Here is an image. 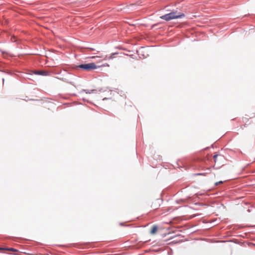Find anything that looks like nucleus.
I'll use <instances>...</instances> for the list:
<instances>
[{
  "mask_svg": "<svg viewBox=\"0 0 255 255\" xmlns=\"http://www.w3.org/2000/svg\"><path fill=\"white\" fill-rule=\"evenodd\" d=\"M4 250H7V251H12V252H18L17 250L14 249V248H4Z\"/></svg>",
  "mask_w": 255,
  "mask_h": 255,
  "instance_id": "0eeeda50",
  "label": "nucleus"
},
{
  "mask_svg": "<svg viewBox=\"0 0 255 255\" xmlns=\"http://www.w3.org/2000/svg\"><path fill=\"white\" fill-rule=\"evenodd\" d=\"M184 17H185L184 13L177 11H172L169 13L161 16L160 18L166 21H169L174 19L181 18Z\"/></svg>",
  "mask_w": 255,
  "mask_h": 255,
  "instance_id": "f257e3e1",
  "label": "nucleus"
},
{
  "mask_svg": "<svg viewBox=\"0 0 255 255\" xmlns=\"http://www.w3.org/2000/svg\"><path fill=\"white\" fill-rule=\"evenodd\" d=\"M223 183V181H220V182H216V183H215V184H216V185H218L219 184H221V183Z\"/></svg>",
  "mask_w": 255,
  "mask_h": 255,
  "instance_id": "6e6552de",
  "label": "nucleus"
},
{
  "mask_svg": "<svg viewBox=\"0 0 255 255\" xmlns=\"http://www.w3.org/2000/svg\"><path fill=\"white\" fill-rule=\"evenodd\" d=\"M215 163L218 165H222L224 161V157L222 155L215 154L213 156Z\"/></svg>",
  "mask_w": 255,
  "mask_h": 255,
  "instance_id": "7ed1b4c3",
  "label": "nucleus"
},
{
  "mask_svg": "<svg viewBox=\"0 0 255 255\" xmlns=\"http://www.w3.org/2000/svg\"><path fill=\"white\" fill-rule=\"evenodd\" d=\"M81 69L84 71H90L97 68V66L94 63L82 64L76 66V69Z\"/></svg>",
  "mask_w": 255,
  "mask_h": 255,
  "instance_id": "f03ea898",
  "label": "nucleus"
},
{
  "mask_svg": "<svg viewBox=\"0 0 255 255\" xmlns=\"http://www.w3.org/2000/svg\"><path fill=\"white\" fill-rule=\"evenodd\" d=\"M4 248H0V251L4 250Z\"/></svg>",
  "mask_w": 255,
  "mask_h": 255,
  "instance_id": "9d476101",
  "label": "nucleus"
},
{
  "mask_svg": "<svg viewBox=\"0 0 255 255\" xmlns=\"http://www.w3.org/2000/svg\"><path fill=\"white\" fill-rule=\"evenodd\" d=\"M117 54V53H114L111 54L110 56L106 55L105 57L104 60L112 59L115 57V56H114L115 55H116Z\"/></svg>",
  "mask_w": 255,
  "mask_h": 255,
  "instance_id": "423d86ee",
  "label": "nucleus"
},
{
  "mask_svg": "<svg viewBox=\"0 0 255 255\" xmlns=\"http://www.w3.org/2000/svg\"><path fill=\"white\" fill-rule=\"evenodd\" d=\"M35 73L42 76H47L49 74L48 72L47 71H37Z\"/></svg>",
  "mask_w": 255,
  "mask_h": 255,
  "instance_id": "20e7f679",
  "label": "nucleus"
},
{
  "mask_svg": "<svg viewBox=\"0 0 255 255\" xmlns=\"http://www.w3.org/2000/svg\"><path fill=\"white\" fill-rule=\"evenodd\" d=\"M158 230V227L156 225H154L151 227V229L150 231V233L152 235H154L156 234Z\"/></svg>",
  "mask_w": 255,
  "mask_h": 255,
  "instance_id": "39448f33",
  "label": "nucleus"
},
{
  "mask_svg": "<svg viewBox=\"0 0 255 255\" xmlns=\"http://www.w3.org/2000/svg\"><path fill=\"white\" fill-rule=\"evenodd\" d=\"M97 57V56H92V57H91V58H96V57Z\"/></svg>",
  "mask_w": 255,
  "mask_h": 255,
  "instance_id": "9b49d317",
  "label": "nucleus"
},
{
  "mask_svg": "<svg viewBox=\"0 0 255 255\" xmlns=\"http://www.w3.org/2000/svg\"><path fill=\"white\" fill-rule=\"evenodd\" d=\"M208 170L209 171H211V169H210V168H208Z\"/></svg>",
  "mask_w": 255,
  "mask_h": 255,
  "instance_id": "f8f14e48",
  "label": "nucleus"
},
{
  "mask_svg": "<svg viewBox=\"0 0 255 255\" xmlns=\"http://www.w3.org/2000/svg\"><path fill=\"white\" fill-rule=\"evenodd\" d=\"M198 175H205V174L204 173H199V174H198Z\"/></svg>",
  "mask_w": 255,
  "mask_h": 255,
  "instance_id": "1a4fd4ad",
  "label": "nucleus"
}]
</instances>
